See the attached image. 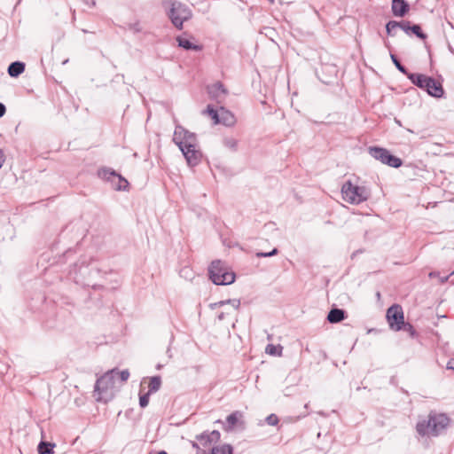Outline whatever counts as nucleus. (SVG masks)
<instances>
[{
  "instance_id": "43",
  "label": "nucleus",
  "mask_w": 454,
  "mask_h": 454,
  "mask_svg": "<svg viewBox=\"0 0 454 454\" xmlns=\"http://www.w3.org/2000/svg\"><path fill=\"white\" fill-rule=\"evenodd\" d=\"M453 274H454V271H453V272H451L449 276H445V277H440V276H439L440 282H441V283H442V284H443V283H445V282H447V281H448V279H449V278H450V276H451V275H453Z\"/></svg>"
},
{
  "instance_id": "39",
  "label": "nucleus",
  "mask_w": 454,
  "mask_h": 454,
  "mask_svg": "<svg viewBox=\"0 0 454 454\" xmlns=\"http://www.w3.org/2000/svg\"><path fill=\"white\" fill-rule=\"evenodd\" d=\"M4 161H5L4 153L2 151V149H0V168L3 167Z\"/></svg>"
},
{
  "instance_id": "7",
  "label": "nucleus",
  "mask_w": 454,
  "mask_h": 454,
  "mask_svg": "<svg viewBox=\"0 0 454 454\" xmlns=\"http://www.w3.org/2000/svg\"><path fill=\"white\" fill-rule=\"evenodd\" d=\"M173 142L178 146L180 151L197 145V138L194 133L185 129L181 125H176L174 134Z\"/></svg>"
},
{
  "instance_id": "2",
  "label": "nucleus",
  "mask_w": 454,
  "mask_h": 454,
  "mask_svg": "<svg viewBox=\"0 0 454 454\" xmlns=\"http://www.w3.org/2000/svg\"><path fill=\"white\" fill-rule=\"evenodd\" d=\"M162 7L174 27L179 30L183 29L184 23L192 16L191 9L176 0H164Z\"/></svg>"
},
{
  "instance_id": "3",
  "label": "nucleus",
  "mask_w": 454,
  "mask_h": 454,
  "mask_svg": "<svg viewBox=\"0 0 454 454\" xmlns=\"http://www.w3.org/2000/svg\"><path fill=\"white\" fill-rule=\"evenodd\" d=\"M115 373L116 370H111L98 379L94 390L98 394L97 401L106 403L114 397L116 388Z\"/></svg>"
},
{
  "instance_id": "31",
  "label": "nucleus",
  "mask_w": 454,
  "mask_h": 454,
  "mask_svg": "<svg viewBox=\"0 0 454 454\" xmlns=\"http://www.w3.org/2000/svg\"><path fill=\"white\" fill-rule=\"evenodd\" d=\"M150 395L151 394L148 392L146 394L140 395L139 405L141 408H145L148 405Z\"/></svg>"
},
{
  "instance_id": "6",
  "label": "nucleus",
  "mask_w": 454,
  "mask_h": 454,
  "mask_svg": "<svg viewBox=\"0 0 454 454\" xmlns=\"http://www.w3.org/2000/svg\"><path fill=\"white\" fill-rule=\"evenodd\" d=\"M368 153L373 159L391 168H397L403 164V160L400 158L392 155L386 148L371 146L368 149Z\"/></svg>"
},
{
  "instance_id": "20",
  "label": "nucleus",
  "mask_w": 454,
  "mask_h": 454,
  "mask_svg": "<svg viewBox=\"0 0 454 454\" xmlns=\"http://www.w3.org/2000/svg\"><path fill=\"white\" fill-rule=\"evenodd\" d=\"M208 92L213 97H219L221 94L225 95L226 90L221 82H216L208 89Z\"/></svg>"
},
{
  "instance_id": "26",
  "label": "nucleus",
  "mask_w": 454,
  "mask_h": 454,
  "mask_svg": "<svg viewBox=\"0 0 454 454\" xmlns=\"http://www.w3.org/2000/svg\"><path fill=\"white\" fill-rule=\"evenodd\" d=\"M196 439L205 447L209 446L212 443L207 432H204L201 434L197 435Z\"/></svg>"
},
{
  "instance_id": "44",
  "label": "nucleus",
  "mask_w": 454,
  "mask_h": 454,
  "mask_svg": "<svg viewBox=\"0 0 454 454\" xmlns=\"http://www.w3.org/2000/svg\"><path fill=\"white\" fill-rule=\"evenodd\" d=\"M440 274L437 271H432L429 273L430 278H439Z\"/></svg>"
},
{
  "instance_id": "36",
  "label": "nucleus",
  "mask_w": 454,
  "mask_h": 454,
  "mask_svg": "<svg viewBox=\"0 0 454 454\" xmlns=\"http://www.w3.org/2000/svg\"><path fill=\"white\" fill-rule=\"evenodd\" d=\"M208 436L210 437L212 442H217L220 440L221 434L218 430H213L208 433Z\"/></svg>"
},
{
  "instance_id": "8",
  "label": "nucleus",
  "mask_w": 454,
  "mask_h": 454,
  "mask_svg": "<svg viewBox=\"0 0 454 454\" xmlns=\"http://www.w3.org/2000/svg\"><path fill=\"white\" fill-rule=\"evenodd\" d=\"M205 112L212 118L215 124L232 127L236 123L234 114L224 107H220L218 110H215L212 106L208 105Z\"/></svg>"
},
{
  "instance_id": "37",
  "label": "nucleus",
  "mask_w": 454,
  "mask_h": 454,
  "mask_svg": "<svg viewBox=\"0 0 454 454\" xmlns=\"http://www.w3.org/2000/svg\"><path fill=\"white\" fill-rule=\"evenodd\" d=\"M278 253V250L277 248H274L269 253H262V252L256 253V256L257 257H270V256L276 255Z\"/></svg>"
},
{
  "instance_id": "35",
  "label": "nucleus",
  "mask_w": 454,
  "mask_h": 454,
  "mask_svg": "<svg viewBox=\"0 0 454 454\" xmlns=\"http://www.w3.org/2000/svg\"><path fill=\"white\" fill-rule=\"evenodd\" d=\"M128 26H129V29L134 33L142 32V26L140 25L139 22L130 23Z\"/></svg>"
},
{
  "instance_id": "19",
  "label": "nucleus",
  "mask_w": 454,
  "mask_h": 454,
  "mask_svg": "<svg viewBox=\"0 0 454 454\" xmlns=\"http://www.w3.org/2000/svg\"><path fill=\"white\" fill-rule=\"evenodd\" d=\"M161 386V378L160 376H153L150 379L148 393L151 395L157 392Z\"/></svg>"
},
{
  "instance_id": "10",
  "label": "nucleus",
  "mask_w": 454,
  "mask_h": 454,
  "mask_svg": "<svg viewBox=\"0 0 454 454\" xmlns=\"http://www.w3.org/2000/svg\"><path fill=\"white\" fill-rule=\"evenodd\" d=\"M98 176L112 182H114V179H117V183L114 184V185L115 189L118 191H125L129 186V182L111 168H105L100 169L98 171Z\"/></svg>"
},
{
  "instance_id": "41",
  "label": "nucleus",
  "mask_w": 454,
  "mask_h": 454,
  "mask_svg": "<svg viewBox=\"0 0 454 454\" xmlns=\"http://www.w3.org/2000/svg\"><path fill=\"white\" fill-rule=\"evenodd\" d=\"M82 1H83V3H84L86 5H88V6H90V7H93V6H95V4H96L95 0H82Z\"/></svg>"
},
{
  "instance_id": "17",
  "label": "nucleus",
  "mask_w": 454,
  "mask_h": 454,
  "mask_svg": "<svg viewBox=\"0 0 454 454\" xmlns=\"http://www.w3.org/2000/svg\"><path fill=\"white\" fill-rule=\"evenodd\" d=\"M25 70V64L20 61H15L8 67V74L11 77H18Z\"/></svg>"
},
{
  "instance_id": "32",
  "label": "nucleus",
  "mask_w": 454,
  "mask_h": 454,
  "mask_svg": "<svg viewBox=\"0 0 454 454\" xmlns=\"http://www.w3.org/2000/svg\"><path fill=\"white\" fill-rule=\"evenodd\" d=\"M399 28H401L405 34L410 35L411 23L410 21L403 20L399 21Z\"/></svg>"
},
{
  "instance_id": "25",
  "label": "nucleus",
  "mask_w": 454,
  "mask_h": 454,
  "mask_svg": "<svg viewBox=\"0 0 454 454\" xmlns=\"http://www.w3.org/2000/svg\"><path fill=\"white\" fill-rule=\"evenodd\" d=\"M231 304L234 309L238 310L240 307V300L239 299H228L215 302V305H225Z\"/></svg>"
},
{
  "instance_id": "13",
  "label": "nucleus",
  "mask_w": 454,
  "mask_h": 454,
  "mask_svg": "<svg viewBox=\"0 0 454 454\" xmlns=\"http://www.w3.org/2000/svg\"><path fill=\"white\" fill-rule=\"evenodd\" d=\"M181 152L190 166H196L200 163L202 154L197 149V145H192V147L186 148Z\"/></svg>"
},
{
  "instance_id": "15",
  "label": "nucleus",
  "mask_w": 454,
  "mask_h": 454,
  "mask_svg": "<svg viewBox=\"0 0 454 454\" xmlns=\"http://www.w3.org/2000/svg\"><path fill=\"white\" fill-rule=\"evenodd\" d=\"M176 42H177L179 47H181L186 51L192 50V51H199L202 50L201 45L196 44V43H192L191 40H189L188 38L184 37V36H177Z\"/></svg>"
},
{
  "instance_id": "40",
  "label": "nucleus",
  "mask_w": 454,
  "mask_h": 454,
  "mask_svg": "<svg viewBox=\"0 0 454 454\" xmlns=\"http://www.w3.org/2000/svg\"><path fill=\"white\" fill-rule=\"evenodd\" d=\"M446 367L448 370H454V358H451L448 361Z\"/></svg>"
},
{
  "instance_id": "14",
  "label": "nucleus",
  "mask_w": 454,
  "mask_h": 454,
  "mask_svg": "<svg viewBox=\"0 0 454 454\" xmlns=\"http://www.w3.org/2000/svg\"><path fill=\"white\" fill-rule=\"evenodd\" d=\"M410 10V5L405 0L392 1L391 11L395 17H403Z\"/></svg>"
},
{
  "instance_id": "46",
  "label": "nucleus",
  "mask_w": 454,
  "mask_h": 454,
  "mask_svg": "<svg viewBox=\"0 0 454 454\" xmlns=\"http://www.w3.org/2000/svg\"><path fill=\"white\" fill-rule=\"evenodd\" d=\"M221 306H222V305H215V302L210 305V307H211L212 309H215V308H216V307H221Z\"/></svg>"
},
{
  "instance_id": "30",
  "label": "nucleus",
  "mask_w": 454,
  "mask_h": 454,
  "mask_svg": "<svg viewBox=\"0 0 454 454\" xmlns=\"http://www.w3.org/2000/svg\"><path fill=\"white\" fill-rule=\"evenodd\" d=\"M402 329L404 332H407L411 337H415L417 335L416 330L410 323H404Z\"/></svg>"
},
{
  "instance_id": "24",
  "label": "nucleus",
  "mask_w": 454,
  "mask_h": 454,
  "mask_svg": "<svg viewBox=\"0 0 454 454\" xmlns=\"http://www.w3.org/2000/svg\"><path fill=\"white\" fill-rule=\"evenodd\" d=\"M282 348L280 345L275 346L273 344H268L265 351L269 355L280 356L282 355Z\"/></svg>"
},
{
  "instance_id": "18",
  "label": "nucleus",
  "mask_w": 454,
  "mask_h": 454,
  "mask_svg": "<svg viewBox=\"0 0 454 454\" xmlns=\"http://www.w3.org/2000/svg\"><path fill=\"white\" fill-rule=\"evenodd\" d=\"M408 78L411 80V82L415 84L416 86L423 89L427 75L421 74H406Z\"/></svg>"
},
{
  "instance_id": "38",
  "label": "nucleus",
  "mask_w": 454,
  "mask_h": 454,
  "mask_svg": "<svg viewBox=\"0 0 454 454\" xmlns=\"http://www.w3.org/2000/svg\"><path fill=\"white\" fill-rule=\"evenodd\" d=\"M180 275L184 278H191L192 272L188 267H184L180 270Z\"/></svg>"
},
{
  "instance_id": "45",
  "label": "nucleus",
  "mask_w": 454,
  "mask_h": 454,
  "mask_svg": "<svg viewBox=\"0 0 454 454\" xmlns=\"http://www.w3.org/2000/svg\"><path fill=\"white\" fill-rule=\"evenodd\" d=\"M218 320L222 321L225 318V313L224 312H221L218 316Z\"/></svg>"
},
{
  "instance_id": "5",
  "label": "nucleus",
  "mask_w": 454,
  "mask_h": 454,
  "mask_svg": "<svg viewBox=\"0 0 454 454\" xmlns=\"http://www.w3.org/2000/svg\"><path fill=\"white\" fill-rule=\"evenodd\" d=\"M209 278L215 285H230L235 281V273L229 271L224 262L213 261L208 268Z\"/></svg>"
},
{
  "instance_id": "27",
  "label": "nucleus",
  "mask_w": 454,
  "mask_h": 454,
  "mask_svg": "<svg viewBox=\"0 0 454 454\" xmlns=\"http://www.w3.org/2000/svg\"><path fill=\"white\" fill-rule=\"evenodd\" d=\"M398 26H399V21H395V20L388 21L386 25V30H387V35H392V36L395 35L394 31L396 28H399Z\"/></svg>"
},
{
  "instance_id": "4",
  "label": "nucleus",
  "mask_w": 454,
  "mask_h": 454,
  "mask_svg": "<svg viewBox=\"0 0 454 454\" xmlns=\"http://www.w3.org/2000/svg\"><path fill=\"white\" fill-rule=\"evenodd\" d=\"M342 199L353 205H358L366 201L371 196V191L366 186H359L346 181L341 187Z\"/></svg>"
},
{
  "instance_id": "28",
  "label": "nucleus",
  "mask_w": 454,
  "mask_h": 454,
  "mask_svg": "<svg viewBox=\"0 0 454 454\" xmlns=\"http://www.w3.org/2000/svg\"><path fill=\"white\" fill-rule=\"evenodd\" d=\"M390 58L395 64V67L403 74H408V71L404 66H403L398 60L397 57L395 54H390Z\"/></svg>"
},
{
  "instance_id": "9",
  "label": "nucleus",
  "mask_w": 454,
  "mask_h": 454,
  "mask_svg": "<svg viewBox=\"0 0 454 454\" xmlns=\"http://www.w3.org/2000/svg\"><path fill=\"white\" fill-rule=\"evenodd\" d=\"M387 319L390 328L400 331L404 324L403 311L400 305L394 304L387 310Z\"/></svg>"
},
{
  "instance_id": "11",
  "label": "nucleus",
  "mask_w": 454,
  "mask_h": 454,
  "mask_svg": "<svg viewBox=\"0 0 454 454\" xmlns=\"http://www.w3.org/2000/svg\"><path fill=\"white\" fill-rule=\"evenodd\" d=\"M217 423H222L223 430L225 432H231L235 427H239L241 429L245 427V422L243 420V412L239 411H233L227 418L225 422L217 420Z\"/></svg>"
},
{
  "instance_id": "42",
  "label": "nucleus",
  "mask_w": 454,
  "mask_h": 454,
  "mask_svg": "<svg viewBox=\"0 0 454 454\" xmlns=\"http://www.w3.org/2000/svg\"><path fill=\"white\" fill-rule=\"evenodd\" d=\"M5 112V106L3 103H0V118L4 115Z\"/></svg>"
},
{
  "instance_id": "48",
  "label": "nucleus",
  "mask_w": 454,
  "mask_h": 454,
  "mask_svg": "<svg viewBox=\"0 0 454 454\" xmlns=\"http://www.w3.org/2000/svg\"><path fill=\"white\" fill-rule=\"evenodd\" d=\"M268 1H269V2H270V3H273V2H274V0H268Z\"/></svg>"
},
{
  "instance_id": "23",
  "label": "nucleus",
  "mask_w": 454,
  "mask_h": 454,
  "mask_svg": "<svg viewBox=\"0 0 454 454\" xmlns=\"http://www.w3.org/2000/svg\"><path fill=\"white\" fill-rule=\"evenodd\" d=\"M238 140L232 137H225L223 139V145L232 152H236L238 149Z\"/></svg>"
},
{
  "instance_id": "33",
  "label": "nucleus",
  "mask_w": 454,
  "mask_h": 454,
  "mask_svg": "<svg viewBox=\"0 0 454 454\" xmlns=\"http://www.w3.org/2000/svg\"><path fill=\"white\" fill-rule=\"evenodd\" d=\"M115 378L119 377L121 382H125L128 380L129 377V372L128 370H123L121 372L116 371Z\"/></svg>"
},
{
  "instance_id": "29",
  "label": "nucleus",
  "mask_w": 454,
  "mask_h": 454,
  "mask_svg": "<svg viewBox=\"0 0 454 454\" xmlns=\"http://www.w3.org/2000/svg\"><path fill=\"white\" fill-rule=\"evenodd\" d=\"M411 33L416 35L420 39H426V37H427L426 34H424L421 31V28L419 25H412V26L411 25L410 35Z\"/></svg>"
},
{
  "instance_id": "1",
  "label": "nucleus",
  "mask_w": 454,
  "mask_h": 454,
  "mask_svg": "<svg viewBox=\"0 0 454 454\" xmlns=\"http://www.w3.org/2000/svg\"><path fill=\"white\" fill-rule=\"evenodd\" d=\"M450 419L445 413L431 411L427 419L419 421L416 426L418 434L421 436H438L447 429Z\"/></svg>"
},
{
  "instance_id": "12",
  "label": "nucleus",
  "mask_w": 454,
  "mask_h": 454,
  "mask_svg": "<svg viewBox=\"0 0 454 454\" xmlns=\"http://www.w3.org/2000/svg\"><path fill=\"white\" fill-rule=\"evenodd\" d=\"M423 90L434 98H441L444 93L442 84L430 76L427 77Z\"/></svg>"
},
{
  "instance_id": "16",
  "label": "nucleus",
  "mask_w": 454,
  "mask_h": 454,
  "mask_svg": "<svg viewBox=\"0 0 454 454\" xmlns=\"http://www.w3.org/2000/svg\"><path fill=\"white\" fill-rule=\"evenodd\" d=\"M346 318V312L345 310L341 309H332L328 315H327V320L331 324H336L340 323V321L344 320Z\"/></svg>"
},
{
  "instance_id": "47",
  "label": "nucleus",
  "mask_w": 454,
  "mask_h": 454,
  "mask_svg": "<svg viewBox=\"0 0 454 454\" xmlns=\"http://www.w3.org/2000/svg\"><path fill=\"white\" fill-rule=\"evenodd\" d=\"M157 454H168L165 450H160Z\"/></svg>"
},
{
  "instance_id": "34",
  "label": "nucleus",
  "mask_w": 454,
  "mask_h": 454,
  "mask_svg": "<svg viewBox=\"0 0 454 454\" xmlns=\"http://www.w3.org/2000/svg\"><path fill=\"white\" fill-rule=\"evenodd\" d=\"M266 422L268 425L270 426H276L278 425V418L277 417V415L275 414H270L267 418H266Z\"/></svg>"
},
{
  "instance_id": "21",
  "label": "nucleus",
  "mask_w": 454,
  "mask_h": 454,
  "mask_svg": "<svg viewBox=\"0 0 454 454\" xmlns=\"http://www.w3.org/2000/svg\"><path fill=\"white\" fill-rule=\"evenodd\" d=\"M54 447V443L41 442L38 445V452L39 454H52Z\"/></svg>"
},
{
  "instance_id": "22",
  "label": "nucleus",
  "mask_w": 454,
  "mask_h": 454,
  "mask_svg": "<svg viewBox=\"0 0 454 454\" xmlns=\"http://www.w3.org/2000/svg\"><path fill=\"white\" fill-rule=\"evenodd\" d=\"M232 450L230 444H223L212 448L211 454H232Z\"/></svg>"
}]
</instances>
